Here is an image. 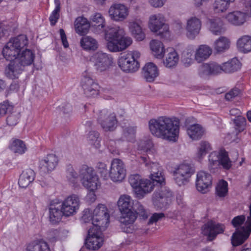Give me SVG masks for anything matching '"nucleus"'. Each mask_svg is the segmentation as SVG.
<instances>
[{
	"mask_svg": "<svg viewBox=\"0 0 251 251\" xmlns=\"http://www.w3.org/2000/svg\"><path fill=\"white\" fill-rule=\"evenodd\" d=\"M179 120L176 117L160 116L151 119L149 127L154 136L169 141H175L179 131Z\"/></svg>",
	"mask_w": 251,
	"mask_h": 251,
	"instance_id": "nucleus-1",
	"label": "nucleus"
},
{
	"mask_svg": "<svg viewBox=\"0 0 251 251\" xmlns=\"http://www.w3.org/2000/svg\"><path fill=\"white\" fill-rule=\"evenodd\" d=\"M104 31L106 47L111 52L123 51L132 43V39L125 36L124 29L119 26L108 27Z\"/></svg>",
	"mask_w": 251,
	"mask_h": 251,
	"instance_id": "nucleus-2",
	"label": "nucleus"
},
{
	"mask_svg": "<svg viewBox=\"0 0 251 251\" xmlns=\"http://www.w3.org/2000/svg\"><path fill=\"white\" fill-rule=\"evenodd\" d=\"M34 58L35 54L32 50L29 49L23 50L18 55L16 59L13 62H11L6 68L5 70L6 75L11 79L18 78L25 66L32 64Z\"/></svg>",
	"mask_w": 251,
	"mask_h": 251,
	"instance_id": "nucleus-3",
	"label": "nucleus"
},
{
	"mask_svg": "<svg viewBox=\"0 0 251 251\" xmlns=\"http://www.w3.org/2000/svg\"><path fill=\"white\" fill-rule=\"evenodd\" d=\"M27 44V38L25 35H20L11 39L3 49V56L11 62L14 61L20 54L21 49Z\"/></svg>",
	"mask_w": 251,
	"mask_h": 251,
	"instance_id": "nucleus-4",
	"label": "nucleus"
},
{
	"mask_svg": "<svg viewBox=\"0 0 251 251\" xmlns=\"http://www.w3.org/2000/svg\"><path fill=\"white\" fill-rule=\"evenodd\" d=\"M140 53L136 50L121 53L118 59V65L122 71L127 73L137 71L140 67L138 59Z\"/></svg>",
	"mask_w": 251,
	"mask_h": 251,
	"instance_id": "nucleus-5",
	"label": "nucleus"
},
{
	"mask_svg": "<svg viewBox=\"0 0 251 251\" xmlns=\"http://www.w3.org/2000/svg\"><path fill=\"white\" fill-rule=\"evenodd\" d=\"M208 169L212 173L222 166L226 170H229L232 166L231 161L228 157V153L225 150L214 151L208 156Z\"/></svg>",
	"mask_w": 251,
	"mask_h": 251,
	"instance_id": "nucleus-6",
	"label": "nucleus"
},
{
	"mask_svg": "<svg viewBox=\"0 0 251 251\" xmlns=\"http://www.w3.org/2000/svg\"><path fill=\"white\" fill-rule=\"evenodd\" d=\"M165 184L155 185L157 189L152 195L153 205L158 209L165 208L172 202L173 194L171 190Z\"/></svg>",
	"mask_w": 251,
	"mask_h": 251,
	"instance_id": "nucleus-7",
	"label": "nucleus"
},
{
	"mask_svg": "<svg viewBox=\"0 0 251 251\" xmlns=\"http://www.w3.org/2000/svg\"><path fill=\"white\" fill-rule=\"evenodd\" d=\"M82 185L89 191H95L99 185V179L94 169L83 165L79 171Z\"/></svg>",
	"mask_w": 251,
	"mask_h": 251,
	"instance_id": "nucleus-8",
	"label": "nucleus"
},
{
	"mask_svg": "<svg viewBox=\"0 0 251 251\" xmlns=\"http://www.w3.org/2000/svg\"><path fill=\"white\" fill-rule=\"evenodd\" d=\"M128 181L130 185L136 190V193L140 198L151 192L154 189V184L151 183V180L143 179L138 174L130 175Z\"/></svg>",
	"mask_w": 251,
	"mask_h": 251,
	"instance_id": "nucleus-9",
	"label": "nucleus"
},
{
	"mask_svg": "<svg viewBox=\"0 0 251 251\" xmlns=\"http://www.w3.org/2000/svg\"><path fill=\"white\" fill-rule=\"evenodd\" d=\"M137 161L140 163H144L149 168L151 174L150 178L151 183L155 185L158 184H164L165 183V178L160 170L159 164L157 163L151 162L149 163V157L146 156L140 155L137 157Z\"/></svg>",
	"mask_w": 251,
	"mask_h": 251,
	"instance_id": "nucleus-10",
	"label": "nucleus"
},
{
	"mask_svg": "<svg viewBox=\"0 0 251 251\" xmlns=\"http://www.w3.org/2000/svg\"><path fill=\"white\" fill-rule=\"evenodd\" d=\"M109 214L107 207L104 204H99L93 213V225L97 230L107 227L109 223Z\"/></svg>",
	"mask_w": 251,
	"mask_h": 251,
	"instance_id": "nucleus-11",
	"label": "nucleus"
},
{
	"mask_svg": "<svg viewBox=\"0 0 251 251\" xmlns=\"http://www.w3.org/2000/svg\"><path fill=\"white\" fill-rule=\"evenodd\" d=\"M194 173V169L188 163H182L178 165L174 171V180L179 186L186 184Z\"/></svg>",
	"mask_w": 251,
	"mask_h": 251,
	"instance_id": "nucleus-12",
	"label": "nucleus"
},
{
	"mask_svg": "<svg viewBox=\"0 0 251 251\" xmlns=\"http://www.w3.org/2000/svg\"><path fill=\"white\" fill-rule=\"evenodd\" d=\"M149 27L151 31L158 32L162 38L169 35V26L165 24V20L163 15L158 14L151 15L149 20Z\"/></svg>",
	"mask_w": 251,
	"mask_h": 251,
	"instance_id": "nucleus-13",
	"label": "nucleus"
},
{
	"mask_svg": "<svg viewBox=\"0 0 251 251\" xmlns=\"http://www.w3.org/2000/svg\"><path fill=\"white\" fill-rule=\"evenodd\" d=\"M250 215L248 216L246 222V226L241 227L231 236V243L233 246H238L243 244L251 233V203L250 205Z\"/></svg>",
	"mask_w": 251,
	"mask_h": 251,
	"instance_id": "nucleus-14",
	"label": "nucleus"
},
{
	"mask_svg": "<svg viewBox=\"0 0 251 251\" xmlns=\"http://www.w3.org/2000/svg\"><path fill=\"white\" fill-rule=\"evenodd\" d=\"M97 121L106 131H113L116 127L117 120L116 114L114 113H109L105 109L100 111Z\"/></svg>",
	"mask_w": 251,
	"mask_h": 251,
	"instance_id": "nucleus-15",
	"label": "nucleus"
},
{
	"mask_svg": "<svg viewBox=\"0 0 251 251\" xmlns=\"http://www.w3.org/2000/svg\"><path fill=\"white\" fill-rule=\"evenodd\" d=\"M126 169L125 165L121 159L115 158L111 163L108 176L113 182H121L125 177Z\"/></svg>",
	"mask_w": 251,
	"mask_h": 251,
	"instance_id": "nucleus-16",
	"label": "nucleus"
},
{
	"mask_svg": "<svg viewBox=\"0 0 251 251\" xmlns=\"http://www.w3.org/2000/svg\"><path fill=\"white\" fill-rule=\"evenodd\" d=\"M64 216L68 217L74 215L79 208V199L76 195L68 197L60 204Z\"/></svg>",
	"mask_w": 251,
	"mask_h": 251,
	"instance_id": "nucleus-17",
	"label": "nucleus"
},
{
	"mask_svg": "<svg viewBox=\"0 0 251 251\" xmlns=\"http://www.w3.org/2000/svg\"><path fill=\"white\" fill-rule=\"evenodd\" d=\"M81 86L84 93L87 97H94L99 93V86L98 84L87 73L83 74L81 80Z\"/></svg>",
	"mask_w": 251,
	"mask_h": 251,
	"instance_id": "nucleus-18",
	"label": "nucleus"
},
{
	"mask_svg": "<svg viewBox=\"0 0 251 251\" xmlns=\"http://www.w3.org/2000/svg\"><path fill=\"white\" fill-rule=\"evenodd\" d=\"M202 22L200 18L196 16L189 18L185 26L186 36L190 39H194L199 34Z\"/></svg>",
	"mask_w": 251,
	"mask_h": 251,
	"instance_id": "nucleus-19",
	"label": "nucleus"
},
{
	"mask_svg": "<svg viewBox=\"0 0 251 251\" xmlns=\"http://www.w3.org/2000/svg\"><path fill=\"white\" fill-rule=\"evenodd\" d=\"M95 69L99 72L106 70L112 63V58L105 53L98 52L91 58Z\"/></svg>",
	"mask_w": 251,
	"mask_h": 251,
	"instance_id": "nucleus-20",
	"label": "nucleus"
},
{
	"mask_svg": "<svg viewBox=\"0 0 251 251\" xmlns=\"http://www.w3.org/2000/svg\"><path fill=\"white\" fill-rule=\"evenodd\" d=\"M224 226L216 224L213 221H209L203 225L202 227V232L204 235L207 236V240L211 241L216 236L222 233L224 231Z\"/></svg>",
	"mask_w": 251,
	"mask_h": 251,
	"instance_id": "nucleus-21",
	"label": "nucleus"
},
{
	"mask_svg": "<svg viewBox=\"0 0 251 251\" xmlns=\"http://www.w3.org/2000/svg\"><path fill=\"white\" fill-rule=\"evenodd\" d=\"M212 180V176L209 174L202 171L199 172L196 183L197 190L203 194L207 193L211 186Z\"/></svg>",
	"mask_w": 251,
	"mask_h": 251,
	"instance_id": "nucleus-22",
	"label": "nucleus"
},
{
	"mask_svg": "<svg viewBox=\"0 0 251 251\" xmlns=\"http://www.w3.org/2000/svg\"><path fill=\"white\" fill-rule=\"evenodd\" d=\"M109 14L111 19L115 21H123L128 15L127 8L120 3L114 4L109 9Z\"/></svg>",
	"mask_w": 251,
	"mask_h": 251,
	"instance_id": "nucleus-23",
	"label": "nucleus"
},
{
	"mask_svg": "<svg viewBox=\"0 0 251 251\" xmlns=\"http://www.w3.org/2000/svg\"><path fill=\"white\" fill-rule=\"evenodd\" d=\"M57 163L58 159L55 154H48L44 159L39 161V170L42 174L49 173L54 170Z\"/></svg>",
	"mask_w": 251,
	"mask_h": 251,
	"instance_id": "nucleus-24",
	"label": "nucleus"
},
{
	"mask_svg": "<svg viewBox=\"0 0 251 251\" xmlns=\"http://www.w3.org/2000/svg\"><path fill=\"white\" fill-rule=\"evenodd\" d=\"M121 213L122 216L121 217L120 221L122 230L126 233L131 232L132 228H131V226L136 219V214L132 210L124 211Z\"/></svg>",
	"mask_w": 251,
	"mask_h": 251,
	"instance_id": "nucleus-25",
	"label": "nucleus"
},
{
	"mask_svg": "<svg viewBox=\"0 0 251 251\" xmlns=\"http://www.w3.org/2000/svg\"><path fill=\"white\" fill-rule=\"evenodd\" d=\"M222 65L216 62L204 64L200 68L199 75L202 77H206L209 75H217L223 71Z\"/></svg>",
	"mask_w": 251,
	"mask_h": 251,
	"instance_id": "nucleus-26",
	"label": "nucleus"
},
{
	"mask_svg": "<svg viewBox=\"0 0 251 251\" xmlns=\"http://www.w3.org/2000/svg\"><path fill=\"white\" fill-rule=\"evenodd\" d=\"M94 230V228H90L88 230V236L86 240L85 244L87 249L95 251L100 248L102 245L103 240Z\"/></svg>",
	"mask_w": 251,
	"mask_h": 251,
	"instance_id": "nucleus-27",
	"label": "nucleus"
},
{
	"mask_svg": "<svg viewBox=\"0 0 251 251\" xmlns=\"http://www.w3.org/2000/svg\"><path fill=\"white\" fill-rule=\"evenodd\" d=\"M129 29L132 36L138 41H142L146 38L142 22L140 20L130 21L129 23Z\"/></svg>",
	"mask_w": 251,
	"mask_h": 251,
	"instance_id": "nucleus-28",
	"label": "nucleus"
},
{
	"mask_svg": "<svg viewBox=\"0 0 251 251\" xmlns=\"http://www.w3.org/2000/svg\"><path fill=\"white\" fill-rule=\"evenodd\" d=\"M226 18L231 25L235 26H240L246 22L247 14L240 11H235L228 13Z\"/></svg>",
	"mask_w": 251,
	"mask_h": 251,
	"instance_id": "nucleus-29",
	"label": "nucleus"
},
{
	"mask_svg": "<svg viewBox=\"0 0 251 251\" xmlns=\"http://www.w3.org/2000/svg\"><path fill=\"white\" fill-rule=\"evenodd\" d=\"M143 76L149 82H153L158 75L159 72L156 65L152 63H148L143 68Z\"/></svg>",
	"mask_w": 251,
	"mask_h": 251,
	"instance_id": "nucleus-30",
	"label": "nucleus"
},
{
	"mask_svg": "<svg viewBox=\"0 0 251 251\" xmlns=\"http://www.w3.org/2000/svg\"><path fill=\"white\" fill-rule=\"evenodd\" d=\"M64 215L60 203H51L49 207V218L52 224L58 223Z\"/></svg>",
	"mask_w": 251,
	"mask_h": 251,
	"instance_id": "nucleus-31",
	"label": "nucleus"
},
{
	"mask_svg": "<svg viewBox=\"0 0 251 251\" xmlns=\"http://www.w3.org/2000/svg\"><path fill=\"white\" fill-rule=\"evenodd\" d=\"M35 176L34 171L31 169H27L23 171L18 181L20 187L22 188L27 187L34 180Z\"/></svg>",
	"mask_w": 251,
	"mask_h": 251,
	"instance_id": "nucleus-32",
	"label": "nucleus"
},
{
	"mask_svg": "<svg viewBox=\"0 0 251 251\" xmlns=\"http://www.w3.org/2000/svg\"><path fill=\"white\" fill-rule=\"evenodd\" d=\"M209 29L212 34L216 35L222 34L226 31L224 23L219 18L209 20Z\"/></svg>",
	"mask_w": 251,
	"mask_h": 251,
	"instance_id": "nucleus-33",
	"label": "nucleus"
},
{
	"mask_svg": "<svg viewBox=\"0 0 251 251\" xmlns=\"http://www.w3.org/2000/svg\"><path fill=\"white\" fill-rule=\"evenodd\" d=\"M74 25L76 32L82 35L87 33L90 26V24L87 19L83 17H77Z\"/></svg>",
	"mask_w": 251,
	"mask_h": 251,
	"instance_id": "nucleus-34",
	"label": "nucleus"
},
{
	"mask_svg": "<svg viewBox=\"0 0 251 251\" xmlns=\"http://www.w3.org/2000/svg\"><path fill=\"white\" fill-rule=\"evenodd\" d=\"M167 52L163 60L164 65L168 68L176 67L179 61L177 53L173 49L167 50Z\"/></svg>",
	"mask_w": 251,
	"mask_h": 251,
	"instance_id": "nucleus-35",
	"label": "nucleus"
},
{
	"mask_svg": "<svg viewBox=\"0 0 251 251\" xmlns=\"http://www.w3.org/2000/svg\"><path fill=\"white\" fill-rule=\"evenodd\" d=\"M133 205V201L127 195H122L118 201V206L121 212L131 210Z\"/></svg>",
	"mask_w": 251,
	"mask_h": 251,
	"instance_id": "nucleus-36",
	"label": "nucleus"
},
{
	"mask_svg": "<svg viewBox=\"0 0 251 251\" xmlns=\"http://www.w3.org/2000/svg\"><path fill=\"white\" fill-rule=\"evenodd\" d=\"M187 132L190 138L197 140L202 137L204 130L200 125L194 124L188 127Z\"/></svg>",
	"mask_w": 251,
	"mask_h": 251,
	"instance_id": "nucleus-37",
	"label": "nucleus"
},
{
	"mask_svg": "<svg viewBox=\"0 0 251 251\" xmlns=\"http://www.w3.org/2000/svg\"><path fill=\"white\" fill-rule=\"evenodd\" d=\"M91 26L97 33H100L103 31L104 26V20L101 14L99 13H95L91 17Z\"/></svg>",
	"mask_w": 251,
	"mask_h": 251,
	"instance_id": "nucleus-38",
	"label": "nucleus"
},
{
	"mask_svg": "<svg viewBox=\"0 0 251 251\" xmlns=\"http://www.w3.org/2000/svg\"><path fill=\"white\" fill-rule=\"evenodd\" d=\"M223 71L226 73H231L239 70L241 67L240 61L236 58L222 64Z\"/></svg>",
	"mask_w": 251,
	"mask_h": 251,
	"instance_id": "nucleus-39",
	"label": "nucleus"
},
{
	"mask_svg": "<svg viewBox=\"0 0 251 251\" xmlns=\"http://www.w3.org/2000/svg\"><path fill=\"white\" fill-rule=\"evenodd\" d=\"M230 44L227 38L221 36L214 42V49L217 52H223L229 48Z\"/></svg>",
	"mask_w": 251,
	"mask_h": 251,
	"instance_id": "nucleus-40",
	"label": "nucleus"
},
{
	"mask_svg": "<svg viewBox=\"0 0 251 251\" xmlns=\"http://www.w3.org/2000/svg\"><path fill=\"white\" fill-rule=\"evenodd\" d=\"M212 53L211 48L206 45H201L197 50L195 54V59L201 62L209 57Z\"/></svg>",
	"mask_w": 251,
	"mask_h": 251,
	"instance_id": "nucleus-41",
	"label": "nucleus"
},
{
	"mask_svg": "<svg viewBox=\"0 0 251 251\" xmlns=\"http://www.w3.org/2000/svg\"><path fill=\"white\" fill-rule=\"evenodd\" d=\"M150 47L154 56L161 58L164 55L165 50L162 43L158 40H153L151 42Z\"/></svg>",
	"mask_w": 251,
	"mask_h": 251,
	"instance_id": "nucleus-42",
	"label": "nucleus"
},
{
	"mask_svg": "<svg viewBox=\"0 0 251 251\" xmlns=\"http://www.w3.org/2000/svg\"><path fill=\"white\" fill-rule=\"evenodd\" d=\"M27 251H50L48 243L45 241H34L28 245Z\"/></svg>",
	"mask_w": 251,
	"mask_h": 251,
	"instance_id": "nucleus-43",
	"label": "nucleus"
},
{
	"mask_svg": "<svg viewBox=\"0 0 251 251\" xmlns=\"http://www.w3.org/2000/svg\"><path fill=\"white\" fill-rule=\"evenodd\" d=\"M80 45L85 50H95L98 47L97 41L90 36L82 37L80 40Z\"/></svg>",
	"mask_w": 251,
	"mask_h": 251,
	"instance_id": "nucleus-44",
	"label": "nucleus"
},
{
	"mask_svg": "<svg viewBox=\"0 0 251 251\" xmlns=\"http://www.w3.org/2000/svg\"><path fill=\"white\" fill-rule=\"evenodd\" d=\"M237 47L241 51L245 53L251 51V37L245 35L238 39Z\"/></svg>",
	"mask_w": 251,
	"mask_h": 251,
	"instance_id": "nucleus-45",
	"label": "nucleus"
},
{
	"mask_svg": "<svg viewBox=\"0 0 251 251\" xmlns=\"http://www.w3.org/2000/svg\"><path fill=\"white\" fill-rule=\"evenodd\" d=\"M153 144L151 140L149 139H142L138 142V150L141 151L143 153H146V154H143L142 155L149 157V154L150 153ZM140 155H142V154H139L137 157Z\"/></svg>",
	"mask_w": 251,
	"mask_h": 251,
	"instance_id": "nucleus-46",
	"label": "nucleus"
},
{
	"mask_svg": "<svg viewBox=\"0 0 251 251\" xmlns=\"http://www.w3.org/2000/svg\"><path fill=\"white\" fill-rule=\"evenodd\" d=\"M235 0H215L213 3V10L215 13L223 12L227 10L229 4Z\"/></svg>",
	"mask_w": 251,
	"mask_h": 251,
	"instance_id": "nucleus-47",
	"label": "nucleus"
},
{
	"mask_svg": "<svg viewBox=\"0 0 251 251\" xmlns=\"http://www.w3.org/2000/svg\"><path fill=\"white\" fill-rule=\"evenodd\" d=\"M66 176L67 180L73 185L75 186L78 182V175L71 165L67 166L66 170Z\"/></svg>",
	"mask_w": 251,
	"mask_h": 251,
	"instance_id": "nucleus-48",
	"label": "nucleus"
},
{
	"mask_svg": "<svg viewBox=\"0 0 251 251\" xmlns=\"http://www.w3.org/2000/svg\"><path fill=\"white\" fill-rule=\"evenodd\" d=\"M87 140L88 143L95 148H100V134L97 131H90L87 136Z\"/></svg>",
	"mask_w": 251,
	"mask_h": 251,
	"instance_id": "nucleus-49",
	"label": "nucleus"
},
{
	"mask_svg": "<svg viewBox=\"0 0 251 251\" xmlns=\"http://www.w3.org/2000/svg\"><path fill=\"white\" fill-rule=\"evenodd\" d=\"M10 149L15 153L22 154L25 152L26 147L23 141L21 140L16 139L11 144Z\"/></svg>",
	"mask_w": 251,
	"mask_h": 251,
	"instance_id": "nucleus-50",
	"label": "nucleus"
},
{
	"mask_svg": "<svg viewBox=\"0 0 251 251\" xmlns=\"http://www.w3.org/2000/svg\"><path fill=\"white\" fill-rule=\"evenodd\" d=\"M211 150L210 144L206 141H201L198 147L197 155L199 158L206 154V153Z\"/></svg>",
	"mask_w": 251,
	"mask_h": 251,
	"instance_id": "nucleus-51",
	"label": "nucleus"
},
{
	"mask_svg": "<svg viewBox=\"0 0 251 251\" xmlns=\"http://www.w3.org/2000/svg\"><path fill=\"white\" fill-rule=\"evenodd\" d=\"M55 8L50 17V21L51 25H54L59 18L60 3L59 0H54Z\"/></svg>",
	"mask_w": 251,
	"mask_h": 251,
	"instance_id": "nucleus-52",
	"label": "nucleus"
},
{
	"mask_svg": "<svg viewBox=\"0 0 251 251\" xmlns=\"http://www.w3.org/2000/svg\"><path fill=\"white\" fill-rule=\"evenodd\" d=\"M216 193L220 197H224L228 192L227 182L224 180H220L216 188Z\"/></svg>",
	"mask_w": 251,
	"mask_h": 251,
	"instance_id": "nucleus-53",
	"label": "nucleus"
},
{
	"mask_svg": "<svg viewBox=\"0 0 251 251\" xmlns=\"http://www.w3.org/2000/svg\"><path fill=\"white\" fill-rule=\"evenodd\" d=\"M69 231L66 229H60L59 230H54L53 231V234L55 236L50 237V240L51 242H55L58 240H62L67 237Z\"/></svg>",
	"mask_w": 251,
	"mask_h": 251,
	"instance_id": "nucleus-54",
	"label": "nucleus"
},
{
	"mask_svg": "<svg viewBox=\"0 0 251 251\" xmlns=\"http://www.w3.org/2000/svg\"><path fill=\"white\" fill-rule=\"evenodd\" d=\"M135 210L136 214L138 215L140 217L145 219L148 217V214L146 210L143 205L138 201L136 202L132 208Z\"/></svg>",
	"mask_w": 251,
	"mask_h": 251,
	"instance_id": "nucleus-55",
	"label": "nucleus"
},
{
	"mask_svg": "<svg viewBox=\"0 0 251 251\" xmlns=\"http://www.w3.org/2000/svg\"><path fill=\"white\" fill-rule=\"evenodd\" d=\"M234 124L235 129L240 132L244 129L246 125V120L242 116H238L234 120Z\"/></svg>",
	"mask_w": 251,
	"mask_h": 251,
	"instance_id": "nucleus-56",
	"label": "nucleus"
},
{
	"mask_svg": "<svg viewBox=\"0 0 251 251\" xmlns=\"http://www.w3.org/2000/svg\"><path fill=\"white\" fill-rule=\"evenodd\" d=\"M245 216L243 215L236 216L232 220L231 224L236 228L235 232L241 229L239 227L245 223Z\"/></svg>",
	"mask_w": 251,
	"mask_h": 251,
	"instance_id": "nucleus-57",
	"label": "nucleus"
},
{
	"mask_svg": "<svg viewBox=\"0 0 251 251\" xmlns=\"http://www.w3.org/2000/svg\"><path fill=\"white\" fill-rule=\"evenodd\" d=\"M96 168L98 172L104 177L107 176L109 174V171L106 164L102 162H99L97 163Z\"/></svg>",
	"mask_w": 251,
	"mask_h": 251,
	"instance_id": "nucleus-58",
	"label": "nucleus"
},
{
	"mask_svg": "<svg viewBox=\"0 0 251 251\" xmlns=\"http://www.w3.org/2000/svg\"><path fill=\"white\" fill-rule=\"evenodd\" d=\"M19 117L20 115L19 113H18L11 114L10 115H8L7 118V124L10 126L16 125L18 123V120L19 118Z\"/></svg>",
	"mask_w": 251,
	"mask_h": 251,
	"instance_id": "nucleus-59",
	"label": "nucleus"
},
{
	"mask_svg": "<svg viewBox=\"0 0 251 251\" xmlns=\"http://www.w3.org/2000/svg\"><path fill=\"white\" fill-rule=\"evenodd\" d=\"M13 108V106L7 102L0 104V117L4 115L8 112H10Z\"/></svg>",
	"mask_w": 251,
	"mask_h": 251,
	"instance_id": "nucleus-60",
	"label": "nucleus"
},
{
	"mask_svg": "<svg viewBox=\"0 0 251 251\" xmlns=\"http://www.w3.org/2000/svg\"><path fill=\"white\" fill-rule=\"evenodd\" d=\"M124 135L128 141H132L135 137V130L132 127H127L124 130Z\"/></svg>",
	"mask_w": 251,
	"mask_h": 251,
	"instance_id": "nucleus-61",
	"label": "nucleus"
},
{
	"mask_svg": "<svg viewBox=\"0 0 251 251\" xmlns=\"http://www.w3.org/2000/svg\"><path fill=\"white\" fill-rule=\"evenodd\" d=\"M82 221L84 223H88L90 221H93V216L89 209H85L83 211V213L81 217ZM93 225V222H92Z\"/></svg>",
	"mask_w": 251,
	"mask_h": 251,
	"instance_id": "nucleus-62",
	"label": "nucleus"
},
{
	"mask_svg": "<svg viewBox=\"0 0 251 251\" xmlns=\"http://www.w3.org/2000/svg\"><path fill=\"white\" fill-rule=\"evenodd\" d=\"M12 29L9 25H4L0 22V39Z\"/></svg>",
	"mask_w": 251,
	"mask_h": 251,
	"instance_id": "nucleus-63",
	"label": "nucleus"
},
{
	"mask_svg": "<svg viewBox=\"0 0 251 251\" xmlns=\"http://www.w3.org/2000/svg\"><path fill=\"white\" fill-rule=\"evenodd\" d=\"M164 217V214L163 213H155L150 218L148 224L150 225L153 224V223H156Z\"/></svg>",
	"mask_w": 251,
	"mask_h": 251,
	"instance_id": "nucleus-64",
	"label": "nucleus"
}]
</instances>
